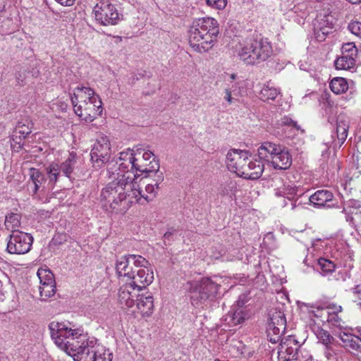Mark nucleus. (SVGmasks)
Instances as JSON below:
<instances>
[{
  "label": "nucleus",
  "mask_w": 361,
  "mask_h": 361,
  "mask_svg": "<svg viewBox=\"0 0 361 361\" xmlns=\"http://www.w3.org/2000/svg\"><path fill=\"white\" fill-rule=\"evenodd\" d=\"M268 326H280L281 329H286V319L284 313L277 310H271Z\"/></svg>",
  "instance_id": "7c9ffc66"
},
{
  "label": "nucleus",
  "mask_w": 361,
  "mask_h": 361,
  "mask_svg": "<svg viewBox=\"0 0 361 361\" xmlns=\"http://www.w3.org/2000/svg\"><path fill=\"white\" fill-rule=\"evenodd\" d=\"M137 151L138 154H141L140 149H137Z\"/></svg>",
  "instance_id": "774afa93"
},
{
  "label": "nucleus",
  "mask_w": 361,
  "mask_h": 361,
  "mask_svg": "<svg viewBox=\"0 0 361 361\" xmlns=\"http://www.w3.org/2000/svg\"><path fill=\"white\" fill-rule=\"evenodd\" d=\"M112 354L103 347L92 345L91 350H87L83 361H111Z\"/></svg>",
  "instance_id": "b1692460"
},
{
  "label": "nucleus",
  "mask_w": 361,
  "mask_h": 361,
  "mask_svg": "<svg viewBox=\"0 0 361 361\" xmlns=\"http://www.w3.org/2000/svg\"><path fill=\"white\" fill-rule=\"evenodd\" d=\"M248 295L246 293H243L239 295L238 299L232 307L235 308H247L245 305L248 302Z\"/></svg>",
  "instance_id": "3c124183"
},
{
  "label": "nucleus",
  "mask_w": 361,
  "mask_h": 361,
  "mask_svg": "<svg viewBox=\"0 0 361 361\" xmlns=\"http://www.w3.org/2000/svg\"><path fill=\"white\" fill-rule=\"evenodd\" d=\"M74 111L87 123L93 121L103 111L102 102L93 89L87 87H78L71 96Z\"/></svg>",
  "instance_id": "423d86ee"
},
{
  "label": "nucleus",
  "mask_w": 361,
  "mask_h": 361,
  "mask_svg": "<svg viewBox=\"0 0 361 361\" xmlns=\"http://www.w3.org/2000/svg\"><path fill=\"white\" fill-rule=\"evenodd\" d=\"M224 99L228 102V104H232L236 99L231 95V92L228 89L225 90Z\"/></svg>",
  "instance_id": "bf43d9fd"
},
{
  "label": "nucleus",
  "mask_w": 361,
  "mask_h": 361,
  "mask_svg": "<svg viewBox=\"0 0 361 361\" xmlns=\"http://www.w3.org/2000/svg\"><path fill=\"white\" fill-rule=\"evenodd\" d=\"M272 52V47L268 39L255 32L240 44L238 56L246 63L255 64L266 61Z\"/></svg>",
  "instance_id": "0eeeda50"
},
{
  "label": "nucleus",
  "mask_w": 361,
  "mask_h": 361,
  "mask_svg": "<svg viewBox=\"0 0 361 361\" xmlns=\"http://www.w3.org/2000/svg\"><path fill=\"white\" fill-rule=\"evenodd\" d=\"M21 216L19 214L10 213L6 216L5 226L7 230L13 234L15 232H20L18 228L20 226Z\"/></svg>",
  "instance_id": "72a5a7b5"
},
{
  "label": "nucleus",
  "mask_w": 361,
  "mask_h": 361,
  "mask_svg": "<svg viewBox=\"0 0 361 361\" xmlns=\"http://www.w3.org/2000/svg\"><path fill=\"white\" fill-rule=\"evenodd\" d=\"M295 361H311L312 356L309 354L308 351L300 346L296 355Z\"/></svg>",
  "instance_id": "09e8293b"
},
{
  "label": "nucleus",
  "mask_w": 361,
  "mask_h": 361,
  "mask_svg": "<svg viewBox=\"0 0 361 361\" xmlns=\"http://www.w3.org/2000/svg\"><path fill=\"white\" fill-rule=\"evenodd\" d=\"M219 32V24L214 18L197 19L188 31L190 46L196 52H207L214 47Z\"/></svg>",
  "instance_id": "20e7f679"
},
{
  "label": "nucleus",
  "mask_w": 361,
  "mask_h": 361,
  "mask_svg": "<svg viewBox=\"0 0 361 361\" xmlns=\"http://www.w3.org/2000/svg\"><path fill=\"white\" fill-rule=\"evenodd\" d=\"M25 137L14 133L11 138V147L13 152H19L23 147Z\"/></svg>",
  "instance_id": "79ce46f5"
},
{
  "label": "nucleus",
  "mask_w": 361,
  "mask_h": 361,
  "mask_svg": "<svg viewBox=\"0 0 361 361\" xmlns=\"http://www.w3.org/2000/svg\"><path fill=\"white\" fill-rule=\"evenodd\" d=\"M250 157V152L246 150L231 149L226 155V165L228 169L236 173L238 176L243 169L247 159Z\"/></svg>",
  "instance_id": "4468645a"
},
{
  "label": "nucleus",
  "mask_w": 361,
  "mask_h": 361,
  "mask_svg": "<svg viewBox=\"0 0 361 361\" xmlns=\"http://www.w3.org/2000/svg\"><path fill=\"white\" fill-rule=\"evenodd\" d=\"M250 317V312L247 308L231 307L226 320H228L231 326H236L243 323Z\"/></svg>",
  "instance_id": "a878e982"
},
{
  "label": "nucleus",
  "mask_w": 361,
  "mask_h": 361,
  "mask_svg": "<svg viewBox=\"0 0 361 361\" xmlns=\"http://www.w3.org/2000/svg\"><path fill=\"white\" fill-rule=\"evenodd\" d=\"M59 4L64 6H71L75 4V0H56Z\"/></svg>",
  "instance_id": "052dcab7"
},
{
  "label": "nucleus",
  "mask_w": 361,
  "mask_h": 361,
  "mask_svg": "<svg viewBox=\"0 0 361 361\" xmlns=\"http://www.w3.org/2000/svg\"><path fill=\"white\" fill-rule=\"evenodd\" d=\"M224 250L221 246L212 247L210 248L211 255L210 257L213 259H217L222 256Z\"/></svg>",
  "instance_id": "6e6d98bb"
},
{
  "label": "nucleus",
  "mask_w": 361,
  "mask_h": 361,
  "mask_svg": "<svg viewBox=\"0 0 361 361\" xmlns=\"http://www.w3.org/2000/svg\"><path fill=\"white\" fill-rule=\"evenodd\" d=\"M281 11L287 12L293 11L295 13H299V6H297L294 4L293 0H282L280 4Z\"/></svg>",
  "instance_id": "49530a36"
},
{
  "label": "nucleus",
  "mask_w": 361,
  "mask_h": 361,
  "mask_svg": "<svg viewBox=\"0 0 361 361\" xmlns=\"http://www.w3.org/2000/svg\"><path fill=\"white\" fill-rule=\"evenodd\" d=\"M314 331L319 341L324 345L327 349H330L335 342V338L328 331L322 329L319 326H314Z\"/></svg>",
  "instance_id": "473e14b6"
},
{
  "label": "nucleus",
  "mask_w": 361,
  "mask_h": 361,
  "mask_svg": "<svg viewBox=\"0 0 361 361\" xmlns=\"http://www.w3.org/2000/svg\"><path fill=\"white\" fill-rule=\"evenodd\" d=\"M149 265V262L141 255H128L117 259L116 271L119 278L136 283L139 287H147L154 281V272Z\"/></svg>",
  "instance_id": "7ed1b4c3"
},
{
  "label": "nucleus",
  "mask_w": 361,
  "mask_h": 361,
  "mask_svg": "<svg viewBox=\"0 0 361 361\" xmlns=\"http://www.w3.org/2000/svg\"><path fill=\"white\" fill-rule=\"evenodd\" d=\"M221 194L225 195H228V192L226 190H223L221 192Z\"/></svg>",
  "instance_id": "69168bd1"
},
{
  "label": "nucleus",
  "mask_w": 361,
  "mask_h": 361,
  "mask_svg": "<svg viewBox=\"0 0 361 361\" xmlns=\"http://www.w3.org/2000/svg\"><path fill=\"white\" fill-rule=\"evenodd\" d=\"M28 175L30 178L27 185L33 197H37L38 193H44L51 190L45 177V174L39 169L35 168L30 169Z\"/></svg>",
  "instance_id": "ddd939ff"
},
{
  "label": "nucleus",
  "mask_w": 361,
  "mask_h": 361,
  "mask_svg": "<svg viewBox=\"0 0 361 361\" xmlns=\"http://www.w3.org/2000/svg\"><path fill=\"white\" fill-rule=\"evenodd\" d=\"M37 275L39 280L40 283H47L49 281V283H52V281H55L54 274L51 272L50 270L46 269H39Z\"/></svg>",
  "instance_id": "c03bdc74"
},
{
  "label": "nucleus",
  "mask_w": 361,
  "mask_h": 361,
  "mask_svg": "<svg viewBox=\"0 0 361 361\" xmlns=\"http://www.w3.org/2000/svg\"><path fill=\"white\" fill-rule=\"evenodd\" d=\"M330 88L333 92L340 94L345 92L348 89V83L344 78H334L330 82Z\"/></svg>",
  "instance_id": "c9c22d12"
},
{
  "label": "nucleus",
  "mask_w": 361,
  "mask_h": 361,
  "mask_svg": "<svg viewBox=\"0 0 361 361\" xmlns=\"http://www.w3.org/2000/svg\"><path fill=\"white\" fill-rule=\"evenodd\" d=\"M329 30H331V27H320L316 33L317 39L319 41L324 40L325 36L330 32Z\"/></svg>",
  "instance_id": "4d7b16f0"
},
{
  "label": "nucleus",
  "mask_w": 361,
  "mask_h": 361,
  "mask_svg": "<svg viewBox=\"0 0 361 361\" xmlns=\"http://www.w3.org/2000/svg\"><path fill=\"white\" fill-rule=\"evenodd\" d=\"M96 21L102 25H114L120 20V14L116 6L109 0L99 1L93 8Z\"/></svg>",
  "instance_id": "1a4fd4ad"
},
{
  "label": "nucleus",
  "mask_w": 361,
  "mask_h": 361,
  "mask_svg": "<svg viewBox=\"0 0 361 361\" xmlns=\"http://www.w3.org/2000/svg\"><path fill=\"white\" fill-rule=\"evenodd\" d=\"M341 54L345 56L357 57V49L353 42H348L342 46Z\"/></svg>",
  "instance_id": "a18cd8bd"
},
{
  "label": "nucleus",
  "mask_w": 361,
  "mask_h": 361,
  "mask_svg": "<svg viewBox=\"0 0 361 361\" xmlns=\"http://www.w3.org/2000/svg\"><path fill=\"white\" fill-rule=\"evenodd\" d=\"M263 171L262 161L251 159L250 155L245 161V169L241 171L239 176L245 179L257 180L262 176Z\"/></svg>",
  "instance_id": "a211bd4d"
},
{
  "label": "nucleus",
  "mask_w": 361,
  "mask_h": 361,
  "mask_svg": "<svg viewBox=\"0 0 361 361\" xmlns=\"http://www.w3.org/2000/svg\"><path fill=\"white\" fill-rule=\"evenodd\" d=\"M51 337L55 344L74 360L83 361L87 351L91 350L93 341H89L87 335L80 328L73 329L64 322H52L49 325Z\"/></svg>",
  "instance_id": "f03ea898"
},
{
  "label": "nucleus",
  "mask_w": 361,
  "mask_h": 361,
  "mask_svg": "<svg viewBox=\"0 0 361 361\" xmlns=\"http://www.w3.org/2000/svg\"><path fill=\"white\" fill-rule=\"evenodd\" d=\"M33 237L25 232H15L9 235L6 250L13 255L27 253L32 247Z\"/></svg>",
  "instance_id": "9b49d317"
},
{
  "label": "nucleus",
  "mask_w": 361,
  "mask_h": 361,
  "mask_svg": "<svg viewBox=\"0 0 361 361\" xmlns=\"http://www.w3.org/2000/svg\"><path fill=\"white\" fill-rule=\"evenodd\" d=\"M299 348L298 342L293 337L289 336L285 341L282 339L278 353L279 361H295Z\"/></svg>",
  "instance_id": "dca6fc26"
},
{
  "label": "nucleus",
  "mask_w": 361,
  "mask_h": 361,
  "mask_svg": "<svg viewBox=\"0 0 361 361\" xmlns=\"http://www.w3.org/2000/svg\"><path fill=\"white\" fill-rule=\"evenodd\" d=\"M220 278H203L200 281H188L185 289L190 294L191 304L195 307H202L216 298L221 287Z\"/></svg>",
  "instance_id": "6e6552de"
},
{
  "label": "nucleus",
  "mask_w": 361,
  "mask_h": 361,
  "mask_svg": "<svg viewBox=\"0 0 361 361\" xmlns=\"http://www.w3.org/2000/svg\"><path fill=\"white\" fill-rule=\"evenodd\" d=\"M343 311V307L336 303H330L327 305L326 321L331 326L336 327L342 331L344 322L338 314Z\"/></svg>",
  "instance_id": "5701e85b"
},
{
  "label": "nucleus",
  "mask_w": 361,
  "mask_h": 361,
  "mask_svg": "<svg viewBox=\"0 0 361 361\" xmlns=\"http://www.w3.org/2000/svg\"><path fill=\"white\" fill-rule=\"evenodd\" d=\"M39 292L41 299L46 300L55 294L56 283L50 284L48 286H39Z\"/></svg>",
  "instance_id": "37998d69"
},
{
  "label": "nucleus",
  "mask_w": 361,
  "mask_h": 361,
  "mask_svg": "<svg viewBox=\"0 0 361 361\" xmlns=\"http://www.w3.org/2000/svg\"><path fill=\"white\" fill-rule=\"evenodd\" d=\"M32 126L30 121H25V123L18 122L16 126L15 133L26 137L32 132Z\"/></svg>",
  "instance_id": "a19ab883"
},
{
  "label": "nucleus",
  "mask_w": 361,
  "mask_h": 361,
  "mask_svg": "<svg viewBox=\"0 0 361 361\" xmlns=\"http://www.w3.org/2000/svg\"><path fill=\"white\" fill-rule=\"evenodd\" d=\"M229 78H230L231 82L233 80H236L238 78V75L235 73H232V74L229 75Z\"/></svg>",
  "instance_id": "e2e57ef3"
},
{
  "label": "nucleus",
  "mask_w": 361,
  "mask_h": 361,
  "mask_svg": "<svg viewBox=\"0 0 361 361\" xmlns=\"http://www.w3.org/2000/svg\"><path fill=\"white\" fill-rule=\"evenodd\" d=\"M76 161V153L73 152H71L68 155V157L66 159V161H63L61 165H59L60 171H61L66 176L70 177L71 174L73 173L74 170Z\"/></svg>",
  "instance_id": "f704fd0d"
},
{
  "label": "nucleus",
  "mask_w": 361,
  "mask_h": 361,
  "mask_svg": "<svg viewBox=\"0 0 361 361\" xmlns=\"http://www.w3.org/2000/svg\"><path fill=\"white\" fill-rule=\"evenodd\" d=\"M169 235H170V233H165V235H164V236H165L166 238H167Z\"/></svg>",
  "instance_id": "338daca9"
},
{
  "label": "nucleus",
  "mask_w": 361,
  "mask_h": 361,
  "mask_svg": "<svg viewBox=\"0 0 361 361\" xmlns=\"http://www.w3.org/2000/svg\"><path fill=\"white\" fill-rule=\"evenodd\" d=\"M334 195L328 190H319L309 197V201L314 206L331 207L329 203L333 201Z\"/></svg>",
  "instance_id": "393cba45"
},
{
  "label": "nucleus",
  "mask_w": 361,
  "mask_h": 361,
  "mask_svg": "<svg viewBox=\"0 0 361 361\" xmlns=\"http://www.w3.org/2000/svg\"><path fill=\"white\" fill-rule=\"evenodd\" d=\"M336 336L342 342V347L354 353L361 360V338L350 332L341 331Z\"/></svg>",
  "instance_id": "f3484780"
},
{
  "label": "nucleus",
  "mask_w": 361,
  "mask_h": 361,
  "mask_svg": "<svg viewBox=\"0 0 361 361\" xmlns=\"http://www.w3.org/2000/svg\"><path fill=\"white\" fill-rule=\"evenodd\" d=\"M336 264L332 260L320 257L317 262V269L320 270L322 276H327L335 271Z\"/></svg>",
  "instance_id": "2f4dec72"
},
{
  "label": "nucleus",
  "mask_w": 361,
  "mask_h": 361,
  "mask_svg": "<svg viewBox=\"0 0 361 361\" xmlns=\"http://www.w3.org/2000/svg\"><path fill=\"white\" fill-rule=\"evenodd\" d=\"M360 202L355 200H350L344 203V206L342 209V213L345 214L347 221H353L352 214L353 213V211L352 209H357L360 208Z\"/></svg>",
  "instance_id": "ea45409f"
},
{
  "label": "nucleus",
  "mask_w": 361,
  "mask_h": 361,
  "mask_svg": "<svg viewBox=\"0 0 361 361\" xmlns=\"http://www.w3.org/2000/svg\"><path fill=\"white\" fill-rule=\"evenodd\" d=\"M279 146V145H276L270 142H264L258 148V157L259 158V160H264L268 162H271V159L274 157V155L276 154Z\"/></svg>",
  "instance_id": "cd10ccee"
},
{
  "label": "nucleus",
  "mask_w": 361,
  "mask_h": 361,
  "mask_svg": "<svg viewBox=\"0 0 361 361\" xmlns=\"http://www.w3.org/2000/svg\"><path fill=\"white\" fill-rule=\"evenodd\" d=\"M279 93L280 92L278 89L273 87L270 82H267L261 90L259 95L262 100L268 101L269 99H275Z\"/></svg>",
  "instance_id": "e433bc0d"
},
{
  "label": "nucleus",
  "mask_w": 361,
  "mask_h": 361,
  "mask_svg": "<svg viewBox=\"0 0 361 361\" xmlns=\"http://www.w3.org/2000/svg\"><path fill=\"white\" fill-rule=\"evenodd\" d=\"M348 122L340 117L336 121V126L331 132V140L327 143L334 149H339L345 142L348 134Z\"/></svg>",
  "instance_id": "2eb2a0df"
},
{
  "label": "nucleus",
  "mask_w": 361,
  "mask_h": 361,
  "mask_svg": "<svg viewBox=\"0 0 361 361\" xmlns=\"http://www.w3.org/2000/svg\"><path fill=\"white\" fill-rule=\"evenodd\" d=\"M46 171L48 176L47 182L51 189H53L60 175L61 171L59 169V165L56 163H52L46 169Z\"/></svg>",
  "instance_id": "4c0bfd02"
},
{
  "label": "nucleus",
  "mask_w": 361,
  "mask_h": 361,
  "mask_svg": "<svg viewBox=\"0 0 361 361\" xmlns=\"http://www.w3.org/2000/svg\"><path fill=\"white\" fill-rule=\"evenodd\" d=\"M280 125L281 126L290 127L292 128H295L297 130H300V128L296 121H293L291 118L288 116H284L281 119Z\"/></svg>",
  "instance_id": "8fccbe9b"
},
{
  "label": "nucleus",
  "mask_w": 361,
  "mask_h": 361,
  "mask_svg": "<svg viewBox=\"0 0 361 361\" xmlns=\"http://www.w3.org/2000/svg\"><path fill=\"white\" fill-rule=\"evenodd\" d=\"M55 281H52V283H49V281H47V283H40L39 286H48L50 284H55Z\"/></svg>",
  "instance_id": "680f3d73"
},
{
  "label": "nucleus",
  "mask_w": 361,
  "mask_h": 361,
  "mask_svg": "<svg viewBox=\"0 0 361 361\" xmlns=\"http://www.w3.org/2000/svg\"><path fill=\"white\" fill-rule=\"evenodd\" d=\"M164 181V175L162 173H159L157 175L152 183H147L145 185V192H147L145 196L140 197L139 202L141 205H145L147 203L153 201L156 197L158 191L159 190V184Z\"/></svg>",
  "instance_id": "4be33fe9"
},
{
  "label": "nucleus",
  "mask_w": 361,
  "mask_h": 361,
  "mask_svg": "<svg viewBox=\"0 0 361 361\" xmlns=\"http://www.w3.org/2000/svg\"><path fill=\"white\" fill-rule=\"evenodd\" d=\"M116 174H109L111 181L102 190L101 201L104 202V206H109L116 212H125L133 203L141 204L138 199L146 197L147 192L137 182V174L134 171Z\"/></svg>",
  "instance_id": "f257e3e1"
},
{
  "label": "nucleus",
  "mask_w": 361,
  "mask_h": 361,
  "mask_svg": "<svg viewBox=\"0 0 361 361\" xmlns=\"http://www.w3.org/2000/svg\"><path fill=\"white\" fill-rule=\"evenodd\" d=\"M304 190L293 184H283L275 190V195L278 197H283L290 201L292 209L296 207V202L299 197L304 195Z\"/></svg>",
  "instance_id": "6ab92c4d"
},
{
  "label": "nucleus",
  "mask_w": 361,
  "mask_h": 361,
  "mask_svg": "<svg viewBox=\"0 0 361 361\" xmlns=\"http://www.w3.org/2000/svg\"><path fill=\"white\" fill-rule=\"evenodd\" d=\"M208 6L216 9H224L226 4L227 0H206Z\"/></svg>",
  "instance_id": "864d4df0"
},
{
  "label": "nucleus",
  "mask_w": 361,
  "mask_h": 361,
  "mask_svg": "<svg viewBox=\"0 0 361 361\" xmlns=\"http://www.w3.org/2000/svg\"><path fill=\"white\" fill-rule=\"evenodd\" d=\"M348 29L356 37L361 38V23L353 21L348 24Z\"/></svg>",
  "instance_id": "de8ad7c7"
},
{
  "label": "nucleus",
  "mask_w": 361,
  "mask_h": 361,
  "mask_svg": "<svg viewBox=\"0 0 361 361\" xmlns=\"http://www.w3.org/2000/svg\"><path fill=\"white\" fill-rule=\"evenodd\" d=\"M111 155V147L108 137L105 135H99L93 147L91 150L90 156L94 166L96 167H102L104 164H106V173H108L109 164L114 161L117 162L116 160L109 161ZM109 176V173H107Z\"/></svg>",
  "instance_id": "9d476101"
},
{
  "label": "nucleus",
  "mask_w": 361,
  "mask_h": 361,
  "mask_svg": "<svg viewBox=\"0 0 361 361\" xmlns=\"http://www.w3.org/2000/svg\"><path fill=\"white\" fill-rule=\"evenodd\" d=\"M146 287H139L136 283L123 284L118 290V300L122 308H130L135 305L137 294Z\"/></svg>",
  "instance_id": "f8f14e48"
},
{
  "label": "nucleus",
  "mask_w": 361,
  "mask_h": 361,
  "mask_svg": "<svg viewBox=\"0 0 361 361\" xmlns=\"http://www.w3.org/2000/svg\"><path fill=\"white\" fill-rule=\"evenodd\" d=\"M155 157L154 154L151 151L144 152L142 154V161H149L152 159H154Z\"/></svg>",
  "instance_id": "13d9d810"
},
{
  "label": "nucleus",
  "mask_w": 361,
  "mask_h": 361,
  "mask_svg": "<svg viewBox=\"0 0 361 361\" xmlns=\"http://www.w3.org/2000/svg\"><path fill=\"white\" fill-rule=\"evenodd\" d=\"M353 302L361 309V286H356L353 288Z\"/></svg>",
  "instance_id": "5fc2aeb1"
},
{
  "label": "nucleus",
  "mask_w": 361,
  "mask_h": 361,
  "mask_svg": "<svg viewBox=\"0 0 361 361\" xmlns=\"http://www.w3.org/2000/svg\"><path fill=\"white\" fill-rule=\"evenodd\" d=\"M16 80L18 85L20 87L24 86L25 82L26 74L25 70L20 68V70L16 73Z\"/></svg>",
  "instance_id": "603ef678"
},
{
  "label": "nucleus",
  "mask_w": 361,
  "mask_h": 361,
  "mask_svg": "<svg viewBox=\"0 0 361 361\" xmlns=\"http://www.w3.org/2000/svg\"><path fill=\"white\" fill-rule=\"evenodd\" d=\"M136 308L142 317H150L154 311V298L149 292L139 293L136 299Z\"/></svg>",
  "instance_id": "aec40b11"
},
{
  "label": "nucleus",
  "mask_w": 361,
  "mask_h": 361,
  "mask_svg": "<svg viewBox=\"0 0 361 361\" xmlns=\"http://www.w3.org/2000/svg\"><path fill=\"white\" fill-rule=\"evenodd\" d=\"M271 164L276 169L286 170L292 164V156L286 147L279 145Z\"/></svg>",
  "instance_id": "412c9836"
},
{
  "label": "nucleus",
  "mask_w": 361,
  "mask_h": 361,
  "mask_svg": "<svg viewBox=\"0 0 361 361\" xmlns=\"http://www.w3.org/2000/svg\"><path fill=\"white\" fill-rule=\"evenodd\" d=\"M355 57L341 54V56L338 57L334 61V66L338 70L348 71L355 68Z\"/></svg>",
  "instance_id": "c756f323"
},
{
  "label": "nucleus",
  "mask_w": 361,
  "mask_h": 361,
  "mask_svg": "<svg viewBox=\"0 0 361 361\" xmlns=\"http://www.w3.org/2000/svg\"><path fill=\"white\" fill-rule=\"evenodd\" d=\"M229 352L234 356L240 355L248 357L252 355V351L250 348L243 343L242 341L233 339L229 344Z\"/></svg>",
  "instance_id": "bb28decb"
},
{
  "label": "nucleus",
  "mask_w": 361,
  "mask_h": 361,
  "mask_svg": "<svg viewBox=\"0 0 361 361\" xmlns=\"http://www.w3.org/2000/svg\"><path fill=\"white\" fill-rule=\"evenodd\" d=\"M126 171H134L137 174V178L145 174V177H150L152 175L159 174V161L156 157L149 161L148 164L137 163V159L133 150L127 149L119 153L118 161L111 162L108 166V173L115 176L116 173H124Z\"/></svg>",
  "instance_id": "39448f33"
},
{
  "label": "nucleus",
  "mask_w": 361,
  "mask_h": 361,
  "mask_svg": "<svg viewBox=\"0 0 361 361\" xmlns=\"http://www.w3.org/2000/svg\"><path fill=\"white\" fill-rule=\"evenodd\" d=\"M137 163H139V164H148L147 161H142L141 159H137Z\"/></svg>",
  "instance_id": "0e129e2a"
},
{
  "label": "nucleus",
  "mask_w": 361,
  "mask_h": 361,
  "mask_svg": "<svg viewBox=\"0 0 361 361\" xmlns=\"http://www.w3.org/2000/svg\"><path fill=\"white\" fill-rule=\"evenodd\" d=\"M307 307L309 317L312 320H314V323L318 322V326L320 324H325L326 321L327 314V306L325 308H321L319 307H314L309 304L305 305Z\"/></svg>",
  "instance_id": "c85d7f7f"
},
{
  "label": "nucleus",
  "mask_w": 361,
  "mask_h": 361,
  "mask_svg": "<svg viewBox=\"0 0 361 361\" xmlns=\"http://www.w3.org/2000/svg\"><path fill=\"white\" fill-rule=\"evenodd\" d=\"M286 329H281L280 326H267V336L272 343H276L281 341V336Z\"/></svg>",
  "instance_id": "58836bf2"
}]
</instances>
